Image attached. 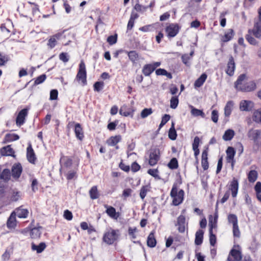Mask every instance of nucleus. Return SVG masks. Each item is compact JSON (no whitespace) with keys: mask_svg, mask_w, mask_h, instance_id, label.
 Masks as SVG:
<instances>
[{"mask_svg":"<svg viewBox=\"0 0 261 261\" xmlns=\"http://www.w3.org/2000/svg\"><path fill=\"white\" fill-rule=\"evenodd\" d=\"M148 191L149 187L148 186H144L141 188L140 192V196L142 199H144Z\"/></svg>","mask_w":261,"mask_h":261,"instance_id":"3c124183","label":"nucleus"},{"mask_svg":"<svg viewBox=\"0 0 261 261\" xmlns=\"http://www.w3.org/2000/svg\"><path fill=\"white\" fill-rule=\"evenodd\" d=\"M129 60L135 63L138 59V54L136 51L132 50L127 53Z\"/></svg>","mask_w":261,"mask_h":261,"instance_id":"37998d69","label":"nucleus"},{"mask_svg":"<svg viewBox=\"0 0 261 261\" xmlns=\"http://www.w3.org/2000/svg\"><path fill=\"white\" fill-rule=\"evenodd\" d=\"M64 217L67 220H71L72 219V214L70 211L66 210L64 213Z\"/></svg>","mask_w":261,"mask_h":261,"instance_id":"774afa93","label":"nucleus"},{"mask_svg":"<svg viewBox=\"0 0 261 261\" xmlns=\"http://www.w3.org/2000/svg\"><path fill=\"white\" fill-rule=\"evenodd\" d=\"M233 36V31L232 29H229L225 33V35L222 38L223 42H227L231 39Z\"/></svg>","mask_w":261,"mask_h":261,"instance_id":"58836bf2","label":"nucleus"},{"mask_svg":"<svg viewBox=\"0 0 261 261\" xmlns=\"http://www.w3.org/2000/svg\"><path fill=\"white\" fill-rule=\"evenodd\" d=\"M181 60L182 62L187 66L190 65L189 60L190 57L188 54H184L181 56Z\"/></svg>","mask_w":261,"mask_h":261,"instance_id":"680f3d73","label":"nucleus"},{"mask_svg":"<svg viewBox=\"0 0 261 261\" xmlns=\"http://www.w3.org/2000/svg\"><path fill=\"white\" fill-rule=\"evenodd\" d=\"M257 172L255 170H251L248 175V179L249 182H254L257 179Z\"/></svg>","mask_w":261,"mask_h":261,"instance_id":"ea45409f","label":"nucleus"},{"mask_svg":"<svg viewBox=\"0 0 261 261\" xmlns=\"http://www.w3.org/2000/svg\"><path fill=\"white\" fill-rule=\"evenodd\" d=\"M42 227L39 226L32 228L30 231V236L32 239H37L40 238L41 234Z\"/></svg>","mask_w":261,"mask_h":261,"instance_id":"5701e85b","label":"nucleus"},{"mask_svg":"<svg viewBox=\"0 0 261 261\" xmlns=\"http://www.w3.org/2000/svg\"><path fill=\"white\" fill-rule=\"evenodd\" d=\"M160 159V151L158 148L151 149L150 151L149 164L151 166L156 165Z\"/></svg>","mask_w":261,"mask_h":261,"instance_id":"423d86ee","label":"nucleus"},{"mask_svg":"<svg viewBox=\"0 0 261 261\" xmlns=\"http://www.w3.org/2000/svg\"><path fill=\"white\" fill-rule=\"evenodd\" d=\"M28 111L29 109L25 108L19 112L16 119V124L17 126H20L24 123L25 117L28 114Z\"/></svg>","mask_w":261,"mask_h":261,"instance_id":"0eeeda50","label":"nucleus"},{"mask_svg":"<svg viewBox=\"0 0 261 261\" xmlns=\"http://www.w3.org/2000/svg\"><path fill=\"white\" fill-rule=\"evenodd\" d=\"M233 234L235 237L240 238V231L239 228L238 224L233 226Z\"/></svg>","mask_w":261,"mask_h":261,"instance_id":"e2e57ef3","label":"nucleus"},{"mask_svg":"<svg viewBox=\"0 0 261 261\" xmlns=\"http://www.w3.org/2000/svg\"><path fill=\"white\" fill-rule=\"evenodd\" d=\"M218 117H219V115H218V111H217L216 110H213L212 112V116H211L212 120L214 122L217 123L218 120Z\"/></svg>","mask_w":261,"mask_h":261,"instance_id":"13d9d810","label":"nucleus"},{"mask_svg":"<svg viewBox=\"0 0 261 261\" xmlns=\"http://www.w3.org/2000/svg\"><path fill=\"white\" fill-rule=\"evenodd\" d=\"M89 194L91 199H96L99 196L97 186H93L89 191Z\"/></svg>","mask_w":261,"mask_h":261,"instance_id":"72a5a7b5","label":"nucleus"},{"mask_svg":"<svg viewBox=\"0 0 261 261\" xmlns=\"http://www.w3.org/2000/svg\"><path fill=\"white\" fill-rule=\"evenodd\" d=\"M168 167L172 170L177 169L178 167L177 160L175 158H172L168 163Z\"/></svg>","mask_w":261,"mask_h":261,"instance_id":"79ce46f5","label":"nucleus"},{"mask_svg":"<svg viewBox=\"0 0 261 261\" xmlns=\"http://www.w3.org/2000/svg\"><path fill=\"white\" fill-rule=\"evenodd\" d=\"M45 248L46 245L44 243H41L39 245H35L33 243L32 244V249L33 250H36L38 253L42 252Z\"/></svg>","mask_w":261,"mask_h":261,"instance_id":"c9c22d12","label":"nucleus"},{"mask_svg":"<svg viewBox=\"0 0 261 261\" xmlns=\"http://www.w3.org/2000/svg\"><path fill=\"white\" fill-rule=\"evenodd\" d=\"M119 231L110 228L103 235V241L109 245L113 244L119 237Z\"/></svg>","mask_w":261,"mask_h":261,"instance_id":"f03ea898","label":"nucleus"},{"mask_svg":"<svg viewBox=\"0 0 261 261\" xmlns=\"http://www.w3.org/2000/svg\"><path fill=\"white\" fill-rule=\"evenodd\" d=\"M218 202L217 201L216 205V213L215 216L214 218V221L213 222L212 221V216H211L210 218V230L209 231L212 229V232H213V228H215L216 227V223H217V220L218 218V214H217V211H218Z\"/></svg>","mask_w":261,"mask_h":261,"instance_id":"c756f323","label":"nucleus"},{"mask_svg":"<svg viewBox=\"0 0 261 261\" xmlns=\"http://www.w3.org/2000/svg\"><path fill=\"white\" fill-rule=\"evenodd\" d=\"M239 189V182L236 178H233L229 186V190L231 191V196L234 198L237 196Z\"/></svg>","mask_w":261,"mask_h":261,"instance_id":"f8f14e48","label":"nucleus"},{"mask_svg":"<svg viewBox=\"0 0 261 261\" xmlns=\"http://www.w3.org/2000/svg\"><path fill=\"white\" fill-rule=\"evenodd\" d=\"M137 229L136 228H131L129 227L128 230V234L130 236L131 239H135L136 238V235L135 233L136 232Z\"/></svg>","mask_w":261,"mask_h":261,"instance_id":"69168bd1","label":"nucleus"},{"mask_svg":"<svg viewBox=\"0 0 261 261\" xmlns=\"http://www.w3.org/2000/svg\"><path fill=\"white\" fill-rule=\"evenodd\" d=\"M253 34L251 33L248 34L246 35L245 38L247 41L252 45H256L257 44V41L252 36Z\"/></svg>","mask_w":261,"mask_h":261,"instance_id":"de8ad7c7","label":"nucleus"},{"mask_svg":"<svg viewBox=\"0 0 261 261\" xmlns=\"http://www.w3.org/2000/svg\"><path fill=\"white\" fill-rule=\"evenodd\" d=\"M104 86V83L102 82H96L94 85V89L95 91L99 92L101 91Z\"/></svg>","mask_w":261,"mask_h":261,"instance_id":"6e6d98bb","label":"nucleus"},{"mask_svg":"<svg viewBox=\"0 0 261 261\" xmlns=\"http://www.w3.org/2000/svg\"><path fill=\"white\" fill-rule=\"evenodd\" d=\"M158 172L159 171L157 169H150L147 171V173L154 177H158Z\"/></svg>","mask_w":261,"mask_h":261,"instance_id":"338daca9","label":"nucleus"},{"mask_svg":"<svg viewBox=\"0 0 261 261\" xmlns=\"http://www.w3.org/2000/svg\"><path fill=\"white\" fill-rule=\"evenodd\" d=\"M178 104V99L177 96H173L170 99V108L175 109Z\"/></svg>","mask_w":261,"mask_h":261,"instance_id":"8fccbe9b","label":"nucleus"},{"mask_svg":"<svg viewBox=\"0 0 261 261\" xmlns=\"http://www.w3.org/2000/svg\"><path fill=\"white\" fill-rule=\"evenodd\" d=\"M179 27L177 24L171 23L166 28V32L169 37H175L179 32Z\"/></svg>","mask_w":261,"mask_h":261,"instance_id":"1a4fd4ad","label":"nucleus"},{"mask_svg":"<svg viewBox=\"0 0 261 261\" xmlns=\"http://www.w3.org/2000/svg\"><path fill=\"white\" fill-rule=\"evenodd\" d=\"M59 57V59L64 63L68 62L69 60V56L66 53H61Z\"/></svg>","mask_w":261,"mask_h":261,"instance_id":"4d7b16f0","label":"nucleus"},{"mask_svg":"<svg viewBox=\"0 0 261 261\" xmlns=\"http://www.w3.org/2000/svg\"><path fill=\"white\" fill-rule=\"evenodd\" d=\"M178 226V230L180 232H184L186 229V218L184 215H180L177 220V224Z\"/></svg>","mask_w":261,"mask_h":261,"instance_id":"f3484780","label":"nucleus"},{"mask_svg":"<svg viewBox=\"0 0 261 261\" xmlns=\"http://www.w3.org/2000/svg\"><path fill=\"white\" fill-rule=\"evenodd\" d=\"M242 259L241 252L236 249H232L228 256L227 261H240Z\"/></svg>","mask_w":261,"mask_h":261,"instance_id":"2eb2a0df","label":"nucleus"},{"mask_svg":"<svg viewBox=\"0 0 261 261\" xmlns=\"http://www.w3.org/2000/svg\"><path fill=\"white\" fill-rule=\"evenodd\" d=\"M255 191L256 193V196L258 200L261 202V182L258 181L256 182L255 187Z\"/></svg>","mask_w":261,"mask_h":261,"instance_id":"c03bdc74","label":"nucleus"},{"mask_svg":"<svg viewBox=\"0 0 261 261\" xmlns=\"http://www.w3.org/2000/svg\"><path fill=\"white\" fill-rule=\"evenodd\" d=\"M154 70L152 64H146L143 68L142 72L145 76H149Z\"/></svg>","mask_w":261,"mask_h":261,"instance_id":"2f4dec72","label":"nucleus"},{"mask_svg":"<svg viewBox=\"0 0 261 261\" xmlns=\"http://www.w3.org/2000/svg\"><path fill=\"white\" fill-rule=\"evenodd\" d=\"M252 118L254 122L261 124V108L253 111Z\"/></svg>","mask_w":261,"mask_h":261,"instance_id":"b1692460","label":"nucleus"},{"mask_svg":"<svg viewBox=\"0 0 261 261\" xmlns=\"http://www.w3.org/2000/svg\"><path fill=\"white\" fill-rule=\"evenodd\" d=\"M27 158L28 161L33 164H35L36 157L32 147V145L30 143L27 149Z\"/></svg>","mask_w":261,"mask_h":261,"instance_id":"4468645a","label":"nucleus"},{"mask_svg":"<svg viewBox=\"0 0 261 261\" xmlns=\"http://www.w3.org/2000/svg\"><path fill=\"white\" fill-rule=\"evenodd\" d=\"M12 177L17 179L20 177L22 168L20 163L14 164L12 167Z\"/></svg>","mask_w":261,"mask_h":261,"instance_id":"dca6fc26","label":"nucleus"},{"mask_svg":"<svg viewBox=\"0 0 261 261\" xmlns=\"http://www.w3.org/2000/svg\"><path fill=\"white\" fill-rule=\"evenodd\" d=\"M121 140V137L120 135H116L111 137L107 141L109 146H116L117 144Z\"/></svg>","mask_w":261,"mask_h":261,"instance_id":"a878e982","label":"nucleus"},{"mask_svg":"<svg viewBox=\"0 0 261 261\" xmlns=\"http://www.w3.org/2000/svg\"><path fill=\"white\" fill-rule=\"evenodd\" d=\"M247 136L257 146L256 151L258 148V141L261 139V129L251 128L248 131Z\"/></svg>","mask_w":261,"mask_h":261,"instance_id":"20e7f679","label":"nucleus"},{"mask_svg":"<svg viewBox=\"0 0 261 261\" xmlns=\"http://www.w3.org/2000/svg\"><path fill=\"white\" fill-rule=\"evenodd\" d=\"M62 34L57 33L50 37L47 42V46L50 48L52 49L57 45V40L59 39L60 37L61 36Z\"/></svg>","mask_w":261,"mask_h":261,"instance_id":"6ab92c4d","label":"nucleus"},{"mask_svg":"<svg viewBox=\"0 0 261 261\" xmlns=\"http://www.w3.org/2000/svg\"><path fill=\"white\" fill-rule=\"evenodd\" d=\"M243 79H247V76L245 74H241L238 78L237 81L234 83V87L236 89L242 92H250L254 90L256 88V84L254 81H251L248 82H246L244 86L240 87L239 84L241 83V81Z\"/></svg>","mask_w":261,"mask_h":261,"instance_id":"f257e3e1","label":"nucleus"},{"mask_svg":"<svg viewBox=\"0 0 261 261\" xmlns=\"http://www.w3.org/2000/svg\"><path fill=\"white\" fill-rule=\"evenodd\" d=\"M10 171L8 169H4L0 175V178L4 181H8L10 178Z\"/></svg>","mask_w":261,"mask_h":261,"instance_id":"4c0bfd02","label":"nucleus"},{"mask_svg":"<svg viewBox=\"0 0 261 261\" xmlns=\"http://www.w3.org/2000/svg\"><path fill=\"white\" fill-rule=\"evenodd\" d=\"M65 161L64 165L66 167L70 166L72 164V160L67 156L62 157L60 160V161Z\"/></svg>","mask_w":261,"mask_h":261,"instance_id":"bf43d9fd","label":"nucleus"},{"mask_svg":"<svg viewBox=\"0 0 261 261\" xmlns=\"http://www.w3.org/2000/svg\"><path fill=\"white\" fill-rule=\"evenodd\" d=\"M152 113V110L151 108H145L143 109L141 113L142 118H145Z\"/></svg>","mask_w":261,"mask_h":261,"instance_id":"09e8293b","label":"nucleus"},{"mask_svg":"<svg viewBox=\"0 0 261 261\" xmlns=\"http://www.w3.org/2000/svg\"><path fill=\"white\" fill-rule=\"evenodd\" d=\"M233 106L232 101H229L227 102L224 108V115L226 117H229L231 113Z\"/></svg>","mask_w":261,"mask_h":261,"instance_id":"7c9ffc66","label":"nucleus"},{"mask_svg":"<svg viewBox=\"0 0 261 261\" xmlns=\"http://www.w3.org/2000/svg\"><path fill=\"white\" fill-rule=\"evenodd\" d=\"M228 221L231 223L232 226L238 224V218L235 214H229L227 217Z\"/></svg>","mask_w":261,"mask_h":261,"instance_id":"a18cd8bd","label":"nucleus"},{"mask_svg":"<svg viewBox=\"0 0 261 261\" xmlns=\"http://www.w3.org/2000/svg\"><path fill=\"white\" fill-rule=\"evenodd\" d=\"M104 206L107 208L106 212L109 217L116 219H117L118 215H117L116 210L114 207L108 206L107 204H105Z\"/></svg>","mask_w":261,"mask_h":261,"instance_id":"4be33fe9","label":"nucleus"},{"mask_svg":"<svg viewBox=\"0 0 261 261\" xmlns=\"http://www.w3.org/2000/svg\"><path fill=\"white\" fill-rule=\"evenodd\" d=\"M21 196V193L16 190H13L11 199L12 201H17Z\"/></svg>","mask_w":261,"mask_h":261,"instance_id":"49530a36","label":"nucleus"},{"mask_svg":"<svg viewBox=\"0 0 261 261\" xmlns=\"http://www.w3.org/2000/svg\"><path fill=\"white\" fill-rule=\"evenodd\" d=\"M86 77V66L84 62L82 60L79 65V68L76 76V80L79 82H81L83 85H85L87 84Z\"/></svg>","mask_w":261,"mask_h":261,"instance_id":"39448f33","label":"nucleus"},{"mask_svg":"<svg viewBox=\"0 0 261 261\" xmlns=\"http://www.w3.org/2000/svg\"><path fill=\"white\" fill-rule=\"evenodd\" d=\"M168 136L169 138L172 140H174L176 138L177 134L174 128V124L173 123H172L171 127L169 130Z\"/></svg>","mask_w":261,"mask_h":261,"instance_id":"a19ab883","label":"nucleus"},{"mask_svg":"<svg viewBox=\"0 0 261 261\" xmlns=\"http://www.w3.org/2000/svg\"><path fill=\"white\" fill-rule=\"evenodd\" d=\"M234 136V130L231 129H228L225 132L222 138L225 141H230L233 138Z\"/></svg>","mask_w":261,"mask_h":261,"instance_id":"473e14b6","label":"nucleus"},{"mask_svg":"<svg viewBox=\"0 0 261 261\" xmlns=\"http://www.w3.org/2000/svg\"><path fill=\"white\" fill-rule=\"evenodd\" d=\"M58 92L57 90H51L50 92V99L56 100L58 98Z\"/></svg>","mask_w":261,"mask_h":261,"instance_id":"0e129e2a","label":"nucleus"},{"mask_svg":"<svg viewBox=\"0 0 261 261\" xmlns=\"http://www.w3.org/2000/svg\"><path fill=\"white\" fill-rule=\"evenodd\" d=\"M190 107L191 109V113L193 116L195 117L200 116L202 118L205 117V114L202 110L196 109L192 106H190Z\"/></svg>","mask_w":261,"mask_h":261,"instance_id":"f704fd0d","label":"nucleus"},{"mask_svg":"<svg viewBox=\"0 0 261 261\" xmlns=\"http://www.w3.org/2000/svg\"><path fill=\"white\" fill-rule=\"evenodd\" d=\"M226 161L227 163L231 164V167L233 168L234 164V156L236 151L232 147H228L226 150Z\"/></svg>","mask_w":261,"mask_h":261,"instance_id":"ddd939ff","label":"nucleus"},{"mask_svg":"<svg viewBox=\"0 0 261 261\" xmlns=\"http://www.w3.org/2000/svg\"><path fill=\"white\" fill-rule=\"evenodd\" d=\"M117 35H111L108 37L107 42L110 45H113L117 42Z\"/></svg>","mask_w":261,"mask_h":261,"instance_id":"864d4df0","label":"nucleus"},{"mask_svg":"<svg viewBox=\"0 0 261 261\" xmlns=\"http://www.w3.org/2000/svg\"><path fill=\"white\" fill-rule=\"evenodd\" d=\"M236 69V64L234 58L230 55L229 57L228 61L227 64L225 72L229 76H231L234 74V70Z\"/></svg>","mask_w":261,"mask_h":261,"instance_id":"6e6552de","label":"nucleus"},{"mask_svg":"<svg viewBox=\"0 0 261 261\" xmlns=\"http://www.w3.org/2000/svg\"><path fill=\"white\" fill-rule=\"evenodd\" d=\"M46 76L45 74H42L36 78L35 80L34 85L36 86L37 85L42 83L46 79Z\"/></svg>","mask_w":261,"mask_h":261,"instance_id":"603ef678","label":"nucleus"},{"mask_svg":"<svg viewBox=\"0 0 261 261\" xmlns=\"http://www.w3.org/2000/svg\"><path fill=\"white\" fill-rule=\"evenodd\" d=\"M170 195L173 198V204L177 206L182 203L184 200V191L180 190L177 192L176 186L174 185L171 189Z\"/></svg>","mask_w":261,"mask_h":261,"instance_id":"7ed1b4c3","label":"nucleus"},{"mask_svg":"<svg viewBox=\"0 0 261 261\" xmlns=\"http://www.w3.org/2000/svg\"><path fill=\"white\" fill-rule=\"evenodd\" d=\"M248 33H251L257 38H260L261 37V21L255 22L253 28L252 29H249Z\"/></svg>","mask_w":261,"mask_h":261,"instance_id":"9d476101","label":"nucleus"},{"mask_svg":"<svg viewBox=\"0 0 261 261\" xmlns=\"http://www.w3.org/2000/svg\"><path fill=\"white\" fill-rule=\"evenodd\" d=\"M147 246L149 247H154L156 244V239L154 237V233L153 232L150 233L147 238Z\"/></svg>","mask_w":261,"mask_h":261,"instance_id":"bb28decb","label":"nucleus"},{"mask_svg":"<svg viewBox=\"0 0 261 261\" xmlns=\"http://www.w3.org/2000/svg\"><path fill=\"white\" fill-rule=\"evenodd\" d=\"M19 139V137L15 134H7L5 137V141L6 142H12L17 140Z\"/></svg>","mask_w":261,"mask_h":261,"instance_id":"e433bc0d","label":"nucleus"},{"mask_svg":"<svg viewBox=\"0 0 261 261\" xmlns=\"http://www.w3.org/2000/svg\"><path fill=\"white\" fill-rule=\"evenodd\" d=\"M74 133L76 137L80 140H82L84 138V132L83 128L80 123H76L74 127Z\"/></svg>","mask_w":261,"mask_h":261,"instance_id":"aec40b11","label":"nucleus"},{"mask_svg":"<svg viewBox=\"0 0 261 261\" xmlns=\"http://www.w3.org/2000/svg\"><path fill=\"white\" fill-rule=\"evenodd\" d=\"M239 107L241 111L248 112L253 108L254 103L250 100H243L240 101Z\"/></svg>","mask_w":261,"mask_h":261,"instance_id":"9b49d317","label":"nucleus"},{"mask_svg":"<svg viewBox=\"0 0 261 261\" xmlns=\"http://www.w3.org/2000/svg\"><path fill=\"white\" fill-rule=\"evenodd\" d=\"M170 119V116L168 114H165L162 117V121L159 125V129L163 127Z\"/></svg>","mask_w":261,"mask_h":261,"instance_id":"5fc2aeb1","label":"nucleus"},{"mask_svg":"<svg viewBox=\"0 0 261 261\" xmlns=\"http://www.w3.org/2000/svg\"><path fill=\"white\" fill-rule=\"evenodd\" d=\"M204 232L202 230H198L195 235V243L197 245H200L202 243Z\"/></svg>","mask_w":261,"mask_h":261,"instance_id":"c85d7f7f","label":"nucleus"},{"mask_svg":"<svg viewBox=\"0 0 261 261\" xmlns=\"http://www.w3.org/2000/svg\"><path fill=\"white\" fill-rule=\"evenodd\" d=\"M210 243L212 246H214L216 243V237L212 232V229L210 231Z\"/></svg>","mask_w":261,"mask_h":261,"instance_id":"052dcab7","label":"nucleus"},{"mask_svg":"<svg viewBox=\"0 0 261 261\" xmlns=\"http://www.w3.org/2000/svg\"><path fill=\"white\" fill-rule=\"evenodd\" d=\"M207 78V75L205 73L202 74L197 79L194 83L195 88L200 87L205 82Z\"/></svg>","mask_w":261,"mask_h":261,"instance_id":"cd10ccee","label":"nucleus"},{"mask_svg":"<svg viewBox=\"0 0 261 261\" xmlns=\"http://www.w3.org/2000/svg\"><path fill=\"white\" fill-rule=\"evenodd\" d=\"M1 154L3 156H9L13 155L14 153L13 149L10 145L3 147L1 148L0 151Z\"/></svg>","mask_w":261,"mask_h":261,"instance_id":"393cba45","label":"nucleus"},{"mask_svg":"<svg viewBox=\"0 0 261 261\" xmlns=\"http://www.w3.org/2000/svg\"><path fill=\"white\" fill-rule=\"evenodd\" d=\"M17 221L14 213H12L7 222L8 228H15L16 226Z\"/></svg>","mask_w":261,"mask_h":261,"instance_id":"412c9836","label":"nucleus"},{"mask_svg":"<svg viewBox=\"0 0 261 261\" xmlns=\"http://www.w3.org/2000/svg\"><path fill=\"white\" fill-rule=\"evenodd\" d=\"M12 213H15V215L19 218H26L29 213L28 210L23 208L22 206H20L15 210Z\"/></svg>","mask_w":261,"mask_h":261,"instance_id":"a211bd4d","label":"nucleus"}]
</instances>
